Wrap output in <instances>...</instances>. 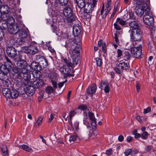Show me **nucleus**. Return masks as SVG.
Listing matches in <instances>:
<instances>
[{"label":"nucleus","mask_w":156,"mask_h":156,"mask_svg":"<svg viewBox=\"0 0 156 156\" xmlns=\"http://www.w3.org/2000/svg\"><path fill=\"white\" fill-rule=\"evenodd\" d=\"M119 62V61L117 60H116L115 62L116 65L118 64L117 66L114 67L113 68L114 70L116 72V73L120 75L123 70H129L128 69L129 66L127 63L122 61H121L118 64Z\"/></svg>","instance_id":"6"},{"label":"nucleus","mask_w":156,"mask_h":156,"mask_svg":"<svg viewBox=\"0 0 156 156\" xmlns=\"http://www.w3.org/2000/svg\"><path fill=\"white\" fill-rule=\"evenodd\" d=\"M75 1L77 3L78 7L80 9V11L79 13L80 14H81L82 12L81 10L85 6L86 2L85 0H76Z\"/></svg>","instance_id":"26"},{"label":"nucleus","mask_w":156,"mask_h":156,"mask_svg":"<svg viewBox=\"0 0 156 156\" xmlns=\"http://www.w3.org/2000/svg\"><path fill=\"white\" fill-rule=\"evenodd\" d=\"M55 90L53 87L51 86H47L45 89L46 92L48 94L53 93Z\"/></svg>","instance_id":"36"},{"label":"nucleus","mask_w":156,"mask_h":156,"mask_svg":"<svg viewBox=\"0 0 156 156\" xmlns=\"http://www.w3.org/2000/svg\"><path fill=\"white\" fill-rule=\"evenodd\" d=\"M94 9V8L92 6V3L91 5H90L88 7L86 8L84 7L83 9L84 12H88V13H91Z\"/></svg>","instance_id":"40"},{"label":"nucleus","mask_w":156,"mask_h":156,"mask_svg":"<svg viewBox=\"0 0 156 156\" xmlns=\"http://www.w3.org/2000/svg\"><path fill=\"white\" fill-rule=\"evenodd\" d=\"M7 61L5 62L4 64H2V69L5 70L6 73H12L13 74H16L18 72V69L16 68L13 64L11 61L8 58H6Z\"/></svg>","instance_id":"3"},{"label":"nucleus","mask_w":156,"mask_h":156,"mask_svg":"<svg viewBox=\"0 0 156 156\" xmlns=\"http://www.w3.org/2000/svg\"><path fill=\"white\" fill-rule=\"evenodd\" d=\"M149 134L146 131L143 132L141 134V138L143 140H146L148 138V136Z\"/></svg>","instance_id":"49"},{"label":"nucleus","mask_w":156,"mask_h":156,"mask_svg":"<svg viewBox=\"0 0 156 156\" xmlns=\"http://www.w3.org/2000/svg\"><path fill=\"white\" fill-rule=\"evenodd\" d=\"M78 138V136L76 134L71 135L69 138V140L70 143L72 142H74L76 141L77 139Z\"/></svg>","instance_id":"45"},{"label":"nucleus","mask_w":156,"mask_h":156,"mask_svg":"<svg viewBox=\"0 0 156 156\" xmlns=\"http://www.w3.org/2000/svg\"><path fill=\"white\" fill-rule=\"evenodd\" d=\"M29 69L28 70L29 71H32L33 70L36 71V73L40 72L42 68L39 62H32L30 65H29V66H28Z\"/></svg>","instance_id":"15"},{"label":"nucleus","mask_w":156,"mask_h":156,"mask_svg":"<svg viewBox=\"0 0 156 156\" xmlns=\"http://www.w3.org/2000/svg\"><path fill=\"white\" fill-rule=\"evenodd\" d=\"M36 60L38 61L42 68H45L48 65L47 59L44 56L37 55L36 56Z\"/></svg>","instance_id":"14"},{"label":"nucleus","mask_w":156,"mask_h":156,"mask_svg":"<svg viewBox=\"0 0 156 156\" xmlns=\"http://www.w3.org/2000/svg\"><path fill=\"white\" fill-rule=\"evenodd\" d=\"M17 50L12 46H7L6 52L7 56L11 59H13L17 54Z\"/></svg>","instance_id":"13"},{"label":"nucleus","mask_w":156,"mask_h":156,"mask_svg":"<svg viewBox=\"0 0 156 156\" xmlns=\"http://www.w3.org/2000/svg\"><path fill=\"white\" fill-rule=\"evenodd\" d=\"M19 36L20 38H26L27 37V34L26 30L23 29H19L18 32Z\"/></svg>","instance_id":"29"},{"label":"nucleus","mask_w":156,"mask_h":156,"mask_svg":"<svg viewBox=\"0 0 156 156\" xmlns=\"http://www.w3.org/2000/svg\"><path fill=\"white\" fill-rule=\"evenodd\" d=\"M129 26L132 29H130L129 31L136 30H142L140 28V26L138 22L136 20L129 21Z\"/></svg>","instance_id":"19"},{"label":"nucleus","mask_w":156,"mask_h":156,"mask_svg":"<svg viewBox=\"0 0 156 156\" xmlns=\"http://www.w3.org/2000/svg\"><path fill=\"white\" fill-rule=\"evenodd\" d=\"M23 150L29 152H32L33 150L31 148L29 147L28 146L25 144H23L22 146Z\"/></svg>","instance_id":"41"},{"label":"nucleus","mask_w":156,"mask_h":156,"mask_svg":"<svg viewBox=\"0 0 156 156\" xmlns=\"http://www.w3.org/2000/svg\"><path fill=\"white\" fill-rule=\"evenodd\" d=\"M78 108L83 111H84L87 109V106L86 105L82 104L79 106Z\"/></svg>","instance_id":"52"},{"label":"nucleus","mask_w":156,"mask_h":156,"mask_svg":"<svg viewBox=\"0 0 156 156\" xmlns=\"http://www.w3.org/2000/svg\"><path fill=\"white\" fill-rule=\"evenodd\" d=\"M81 26L79 24H75L73 26V33L74 36H78L81 35Z\"/></svg>","instance_id":"20"},{"label":"nucleus","mask_w":156,"mask_h":156,"mask_svg":"<svg viewBox=\"0 0 156 156\" xmlns=\"http://www.w3.org/2000/svg\"><path fill=\"white\" fill-rule=\"evenodd\" d=\"M51 26L52 28V31L53 33H55L58 36H59L61 34V33L58 32L57 30V27L56 26L54 25L53 24L51 25Z\"/></svg>","instance_id":"38"},{"label":"nucleus","mask_w":156,"mask_h":156,"mask_svg":"<svg viewBox=\"0 0 156 156\" xmlns=\"http://www.w3.org/2000/svg\"><path fill=\"white\" fill-rule=\"evenodd\" d=\"M5 70L1 69L0 71V80H3L5 79L7 76L8 73H6L4 71Z\"/></svg>","instance_id":"34"},{"label":"nucleus","mask_w":156,"mask_h":156,"mask_svg":"<svg viewBox=\"0 0 156 156\" xmlns=\"http://www.w3.org/2000/svg\"><path fill=\"white\" fill-rule=\"evenodd\" d=\"M43 120V118L41 117H39L37 121L36 122V124L37 125V126H39Z\"/></svg>","instance_id":"62"},{"label":"nucleus","mask_w":156,"mask_h":156,"mask_svg":"<svg viewBox=\"0 0 156 156\" xmlns=\"http://www.w3.org/2000/svg\"><path fill=\"white\" fill-rule=\"evenodd\" d=\"M0 8L1 13H2L3 14L2 15V17L5 16V15H8V13L9 12L11 9L7 5H2V4L0 6Z\"/></svg>","instance_id":"23"},{"label":"nucleus","mask_w":156,"mask_h":156,"mask_svg":"<svg viewBox=\"0 0 156 156\" xmlns=\"http://www.w3.org/2000/svg\"><path fill=\"white\" fill-rule=\"evenodd\" d=\"M1 149L2 151V153L3 152L5 153V152H6V151H8L7 147L5 145L2 146L1 147Z\"/></svg>","instance_id":"56"},{"label":"nucleus","mask_w":156,"mask_h":156,"mask_svg":"<svg viewBox=\"0 0 156 156\" xmlns=\"http://www.w3.org/2000/svg\"><path fill=\"white\" fill-rule=\"evenodd\" d=\"M31 84L36 89L39 90L42 89L45 84L44 80L41 79H36L35 80L33 81V82L31 83Z\"/></svg>","instance_id":"16"},{"label":"nucleus","mask_w":156,"mask_h":156,"mask_svg":"<svg viewBox=\"0 0 156 156\" xmlns=\"http://www.w3.org/2000/svg\"><path fill=\"white\" fill-rule=\"evenodd\" d=\"M150 13L144 15L143 21L144 23L147 25V27L152 29L154 25V19Z\"/></svg>","instance_id":"9"},{"label":"nucleus","mask_w":156,"mask_h":156,"mask_svg":"<svg viewBox=\"0 0 156 156\" xmlns=\"http://www.w3.org/2000/svg\"><path fill=\"white\" fill-rule=\"evenodd\" d=\"M86 117H84L83 119V124L86 126L87 128L90 129L92 128L91 130L90 129L89 133V135L92 136L94 131L93 129V126L94 125L91 122L90 123L88 121V118L87 117V113L86 114Z\"/></svg>","instance_id":"18"},{"label":"nucleus","mask_w":156,"mask_h":156,"mask_svg":"<svg viewBox=\"0 0 156 156\" xmlns=\"http://www.w3.org/2000/svg\"><path fill=\"white\" fill-rule=\"evenodd\" d=\"M69 0H55L54 3V6L56 7L61 5L64 6L67 5Z\"/></svg>","instance_id":"25"},{"label":"nucleus","mask_w":156,"mask_h":156,"mask_svg":"<svg viewBox=\"0 0 156 156\" xmlns=\"http://www.w3.org/2000/svg\"><path fill=\"white\" fill-rule=\"evenodd\" d=\"M19 26L17 23L9 25L8 30L11 34L15 35L17 34L19 30Z\"/></svg>","instance_id":"17"},{"label":"nucleus","mask_w":156,"mask_h":156,"mask_svg":"<svg viewBox=\"0 0 156 156\" xmlns=\"http://www.w3.org/2000/svg\"><path fill=\"white\" fill-rule=\"evenodd\" d=\"M64 14L66 17V22L68 23H72L76 20V17L73 14V11L69 5H67L63 9Z\"/></svg>","instance_id":"2"},{"label":"nucleus","mask_w":156,"mask_h":156,"mask_svg":"<svg viewBox=\"0 0 156 156\" xmlns=\"http://www.w3.org/2000/svg\"><path fill=\"white\" fill-rule=\"evenodd\" d=\"M36 89L30 83V85L27 87L26 89L23 88L22 90L19 92L20 94H23L26 93L28 96H31L34 94Z\"/></svg>","instance_id":"12"},{"label":"nucleus","mask_w":156,"mask_h":156,"mask_svg":"<svg viewBox=\"0 0 156 156\" xmlns=\"http://www.w3.org/2000/svg\"><path fill=\"white\" fill-rule=\"evenodd\" d=\"M60 10H62L61 9L60 7L58 6L55 7L54 5V8H53L52 11L51 12V15L53 17H56L59 15L60 13L59 11Z\"/></svg>","instance_id":"27"},{"label":"nucleus","mask_w":156,"mask_h":156,"mask_svg":"<svg viewBox=\"0 0 156 156\" xmlns=\"http://www.w3.org/2000/svg\"><path fill=\"white\" fill-rule=\"evenodd\" d=\"M22 51L24 52L27 54H30V55H34L33 54V52L31 51V50L30 49L28 46L23 47L21 49Z\"/></svg>","instance_id":"33"},{"label":"nucleus","mask_w":156,"mask_h":156,"mask_svg":"<svg viewBox=\"0 0 156 156\" xmlns=\"http://www.w3.org/2000/svg\"><path fill=\"white\" fill-rule=\"evenodd\" d=\"M133 2L134 3V5H136V6L140 5L142 4L145 3L142 0H133Z\"/></svg>","instance_id":"48"},{"label":"nucleus","mask_w":156,"mask_h":156,"mask_svg":"<svg viewBox=\"0 0 156 156\" xmlns=\"http://www.w3.org/2000/svg\"><path fill=\"white\" fill-rule=\"evenodd\" d=\"M114 26L116 30H119L121 29V26L118 24L117 23H115L114 24Z\"/></svg>","instance_id":"58"},{"label":"nucleus","mask_w":156,"mask_h":156,"mask_svg":"<svg viewBox=\"0 0 156 156\" xmlns=\"http://www.w3.org/2000/svg\"><path fill=\"white\" fill-rule=\"evenodd\" d=\"M51 82L52 83L53 88L54 89V90H55L58 87V83H57V82L52 80H51Z\"/></svg>","instance_id":"54"},{"label":"nucleus","mask_w":156,"mask_h":156,"mask_svg":"<svg viewBox=\"0 0 156 156\" xmlns=\"http://www.w3.org/2000/svg\"><path fill=\"white\" fill-rule=\"evenodd\" d=\"M111 9V8H106L105 9V13L102 16L103 19H105L106 18L107 14L109 12Z\"/></svg>","instance_id":"47"},{"label":"nucleus","mask_w":156,"mask_h":156,"mask_svg":"<svg viewBox=\"0 0 156 156\" xmlns=\"http://www.w3.org/2000/svg\"><path fill=\"white\" fill-rule=\"evenodd\" d=\"M129 19L132 20H136V16L134 15V12H132L131 10H129V12H128Z\"/></svg>","instance_id":"37"},{"label":"nucleus","mask_w":156,"mask_h":156,"mask_svg":"<svg viewBox=\"0 0 156 156\" xmlns=\"http://www.w3.org/2000/svg\"><path fill=\"white\" fill-rule=\"evenodd\" d=\"M102 51L103 52L105 53L106 52V45L105 42H104L102 44Z\"/></svg>","instance_id":"60"},{"label":"nucleus","mask_w":156,"mask_h":156,"mask_svg":"<svg viewBox=\"0 0 156 156\" xmlns=\"http://www.w3.org/2000/svg\"><path fill=\"white\" fill-rule=\"evenodd\" d=\"M117 53L118 57L119 58L121 57H123V53L122 51L121 50L119 49H118L117 51Z\"/></svg>","instance_id":"57"},{"label":"nucleus","mask_w":156,"mask_h":156,"mask_svg":"<svg viewBox=\"0 0 156 156\" xmlns=\"http://www.w3.org/2000/svg\"><path fill=\"white\" fill-rule=\"evenodd\" d=\"M3 20H5L9 25H10L14 24L15 20L13 17L10 16H9L8 15H5V16L2 17Z\"/></svg>","instance_id":"24"},{"label":"nucleus","mask_w":156,"mask_h":156,"mask_svg":"<svg viewBox=\"0 0 156 156\" xmlns=\"http://www.w3.org/2000/svg\"><path fill=\"white\" fill-rule=\"evenodd\" d=\"M24 43H25V42L24 38H18L17 39L16 42H15L16 44H15L20 45H22L24 44Z\"/></svg>","instance_id":"39"},{"label":"nucleus","mask_w":156,"mask_h":156,"mask_svg":"<svg viewBox=\"0 0 156 156\" xmlns=\"http://www.w3.org/2000/svg\"><path fill=\"white\" fill-rule=\"evenodd\" d=\"M151 112V108L150 107H148L146 109H144V113L146 114L148 113H149Z\"/></svg>","instance_id":"63"},{"label":"nucleus","mask_w":156,"mask_h":156,"mask_svg":"<svg viewBox=\"0 0 156 156\" xmlns=\"http://www.w3.org/2000/svg\"><path fill=\"white\" fill-rule=\"evenodd\" d=\"M30 79H24L23 81V83L24 84L25 86H28L30 84V83L33 82V81H31L30 80Z\"/></svg>","instance_id":"50"},{"label":"nucleus","mask_w":156,"mask_h":156,"mask_svg":"<svg viewBox=\"0 0 156 156\" xmlns=\"http://www.w3.org/2000/svg\"><path fill=\"white\" fill-rule=\"evenodd\" d=\"M88 115L90 120V122L94 125L93 126V131H95L97 128L96 123L97 122L96 121V119L95 118L94 114L93 112H88Z\"/></svg>","instance_id":"21"},{"label":"nucleus","mask_w":156,"mask_h":156,"mask_svg":"<svg viewBox=\"0 0 156 156\" xmlns=\"http://www.w3.org/2000/svg\"><path fill=\"white\" fill-rule=\"evenodd\" d=\"M130 33V40L132 42H140L141 41L143 36L142 30L129 31Z\"/></svg>","instance_id":"4"},{"label":"nucleus","mask_w":156,"mask_h":156,"mask_svg":"<svg viewBox=\"0 0 156 156\" xmlns=\"http://www.w3.org/2000/svg\"><path fill=\"white\" fill-rule=\"evenodd\" d=\"M5 32L2 30L0 31V43L2 41L4 37Z\"/></svg>","instance_id":"55"},{"label":"nucleus","mask_w":156,"mask_h":156,"mask_svg":"<svg viewBox=\"0 0 156 156\" xmlns=\"http://www.w3.org/2000/svg\"><path fill=\"white\" fill-rule=\"evenodd\" d=\"M65 46L69 51L74 65H77L80 62V51L81 49L80 45L76 46L72 39H70L66 42Z\"/></svg>","instance_id":"1"},{"label":"nucleus","mask_w":156,"mask_h":156,"mask_svg":"<svg viewBox=\"0 0 156 156\" xmlns=\"http://www.w3.org/2000/svg\"><path fill=\"white\" fill-rule=\"evenodd\" d=\"M76 114V112L74 110H73L70 111L69 114V117L72 118L74 115Z\"/></svg>","instance_id":"59"},{"label":"nucleus","mask_w":156,"mask_h":156,"mask_svg":"<svg viewBox=\"0 0 156 156\" xmlns=\"http://www.w3.org/2000/svg\"><path fill=\"white\" fill-rule=\"evenodd\" d=\"M74 38L73 39L74 43L76 46H79V45H80L81 43V40L82 39V35L80 36H74Z\"/></svg>","instance_id":"30"},{"label":"nucleus","mask_w":156,"mask_h":156,"mask_svg":"<svg viewBox=\"0 0 156 156\" xmlns=\"http://www.w3.org/2000/svg\"><path fill=\"white\" fill-rule=\"evenodd\" d=\"M131 151L132 150L131 149L126 150L124 152V154L126 156H127L130 154Z\"/></svg>","instance_id":"64"},{"label":"nucleus","mask_w":156,"mask_h":156,"mask_svg":"<svg viewBox=\"0 0 156 156\" xmlns=\"http://www.w3.org/2000/svg\"><path fill=\"white\" fill-rule=\"evenodd\" d=\"M8 24L5 20L0 21V28L2 30H6L9 27Z\"/></svg>","instance_id":"32"},{"label":"nucleus","mask_w":156,"mask_h":156,"mask_svg":"<svg viewBox=\"0 0 156 156\" xmlns=\"http://www.w3.org/2000/svg\"><path fill=\"white\" fill-rule=\"evenodd\" d=\"M95 59L96 60L97 65L99 67L101 66L102 63L101 59L98 57L96 58Z\"/></svg>","instance_id":"53"},{"label":"nucleus","mask_w":156,"mask_h":156,"mask_svg":"<svg viewBox=\"0 0 156 156\" xmlns=\"http://www.w3.org/2000/svg\"><path fill=\"white\" fill-rule=\"evenodd\" d=\"M142 46L141 44L138 47H134L131 48L130 51L132 56L134 58H141L143 57V54L142 51Z\"/></svg>","instance_id":"7"},{"label":"nucleus","mask_w":156,"mask_h":156,"mask_svg":"<svg viewBox=\"0 0 156 156\" xmlns=\"http://www.w3.org/2000/svg\"><path fill=\"white\" fill-rule=\"evenodd\" d=\"M123 57L126 58L127 60L130 59L131 57V54L128 51H125L123 53Z\"/></svg>","instance_id":"44"},{"label":"nucleus","mask_w":156,"mask_h":156,"mask_svg":"<svg viewBox=\"0 0 156 156\" xmlns=\"http://www.w3.org/2000/svg\"><path fill=\"white\" fill-rule=\"evenodd\" d=\"M10 95L9 98L14 99L17 98L19 95V93L18 91L14 88H12L10 90Z\"/></svg>","instance_id":"28"},{"label":"nucleus","mask_w":156,"mask_h":156,"mask_svg":"<svg viewBox=\"0 0 156 156\" xmlns=\"http://www.w3.org/2000/svg\"><path fill=\"white\" fill-rule=\"evenodd\" d=\"M71 67L66 66L64 68H61L60 71L61 73L64 74L63 77L65 79H67L68 77L74 76L73 73L74 72L72 68Z\"/></svg>","instance_id":"11"},{"label":"nucleus","mask_w":156,"mask_h":156,"mask_svg":"<svg viewBox=\"0 0 156 156\" xmlns=\"http://www.w3.org/2000/svg\"><path fill=\"white\" fill-rule=\"evenodd\" d=\"M69 58H68V59L67 58H63V62L65 63L66 65V66H68V67H71L72 68L73 66V64H74L73 63V64L71 62L70 60H69Z\"/></svg>","instance_id":"35"},{"label":"nucleus","mask_w":156,"mask_h":156,"mask_svg":"<svg viewBox=\"0 0 156 156\" xmlns=\"http://www.w3.org/2000/svg\"><path fill=\"white\" fill-rule=\"evenodd\" d=\"M28 46L29 48L32 50L31 51L33 52V54L34 55L38 52V50L37 49V47L35 46L34 45H29Z\"/></svg>","instance_id":"42"},{"label":"nucleus","mask_w":156,"mask_h":156,"mask_svg":"<svg viewBox=\"0 0 156 156\" xmlns=\"http://www.w3.org/2000/svg\"><path fill=\"white\" fill-rule=\"evenodd\" d=\"M10 89L9 88H4L2 91L3 95L6 98H9L10 96Z\"/></svg>","instance_id":"31"},{"label":"nucleus","mask_w":156,"mask_h":156,"mask_svg":"<svg viewBox=\"0 0 156 156\" xmlns=\"http://www.w3.org/2000/svg\"><path fill=\"white\" fill-rule=\"evenodd\" d=\"M50 42L47 43H46V46H45L46 47L48 48V50L50 51V52L51 53H55V51L54 49L50 45L49 42Z\"/></svg>","instance_id":"46"},{"label":"nucleus","mask_w":156,"mask_h":156,"mask_svg":"<svg viewBox=\"0 0 156 156\" xmlns=\"http://www.w3.org/2000/svg\"><path fill=\"white\" fill-rule=\"evenodd\" d=\"M108 85L103 80H101V82L99 83V88L102 90L104 87H105L106 86Z\"/></svg>","instance_id":"51"},{"label":"nucleus","mask_w":156,"mask_h":156,"mask_svg":"<svg viewBox=\"0 0 156 156\" xmlns=\"http://www.w3.org/2000/svg\"><path fill=\"white\" fill-rule=\"evenodd\" d=\"M19 57V60L16 63L17 68L16 69L19 71L26 69L28 70L29 69L28 66H29V65L27 63V61L25 60L21 59L22 57V55L20 54Z\"/></svg>","instance_id":"10"},{"label":"nucleus","mask_w":156,"mask_h":156,"mask_svg":"<svg viewBox=\"0 0 156 156\" xmlns=\"http://www.w3.org/2000/svg\"><path fill=\"white\" fill-rule=\"evenodd\" d=\"M31 71H29L28 70L25 69L24 70H18V69L17 72H16V75L18 79L17 81L20 82L21 81V78L24 79H30L31 77V76L29 72Z\"/></svg>","instance_id":"8"},{"label":"nucleus","mask_w":156,"mask_h":156,"mask_svg":"<svg viewBox=\"0 0 156 156\" xmlns=\"http://www.w3.org/2000/svg\"><path fill=\"white\" fill-rule=\"evenodd\" d=\"M139 8L135 11L136 14L139 16H142L144 13L145 14L149 13L151 9L149 7L146 3H144L140 5L136 6Z\"/></svg>","instance_id":"5"},{"label":"nucleus","mask_w":156,"mask_h":156,"mask_svg":"<svg viewBox=\"0 0 156 156\" xmlns=\"http://www.w3.org/2000/svg\"><path fill=\"white\" fill-rule=\"evenodd\" d=\"M97 89V86L96 84L94 83L88 87L86 91L88 95H93L95 93Z\"/></svg>","instance_id":"22"},{"label":"nucleus","mask_w":156,"mask_h":156,"mask_svg":"<svg viewBox=\"0 0 156 156\" xmlns=\"http://www.w3.org/2000/svg\"><path fill=\"white\" fill-rule=\"evenodd\" d=\"M126 22L124 20L120 18H117L116 19V23H119L122 26H124L126 25Z\"/></svg>","instance_id":"43"},{"label":"nucleus","mask_w":156,"mask_h":156,"mask_svg":"<svg viewBox=\"0 0 156 156\" xmlns=\"http://www.w3.org/2000/svg\"><path fill=\"white\" fill-rule=\"evenodd\" d=\"M122 19L124 20L126 22L128 20H129V18L128 12H127V13L126 14H125L123 16Z\"/></svg>","instance_id":"61"}]
</instances>
